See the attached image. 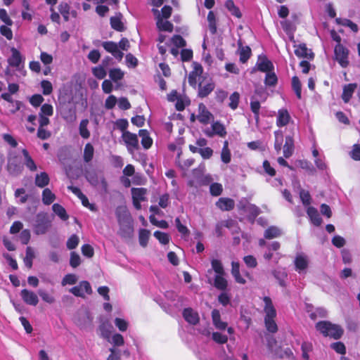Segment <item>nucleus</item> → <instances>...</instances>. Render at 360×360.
Wrapping results in <instances>:
<instances>
[{"label": "nucleus", "instance_id": "de8ad7c7", "mask_svg": "<svg viewBox=\"0 0 360 360\" xmlns=\"http://www.w3.org/2000/svg\"><path fill=\"white\" fill-rule=\"evenodd\" d=\"M89 120L87 119L82 120L80 122L79 131V134L83 139H89L90 136V131L87 129Z\"/></svg>", "mask_w": 360, "mask_h": 360}, {"label": "nucleus", "instance_id": "bf43d9fd", "mask_svg": "<svg viewBox=\"0 0 360 360\" xmlns=\"http://www.w3.org/2000/svg\"><path fill=\"white\" fill-rule=\"evenodd\" d=\"M272 274L276 278V279L278 280L279 284L281 286L285 285V279L287 277V274L285 271L274 270L272 271Z\"/></svg>", "mask_w": 360, "mask_h": 360}, {"label": "nucleus", "instance_id": "f704fd0d", "mask_svg": "<svg viewBox=\"0 0 360 360\" xmlns=\"http://www.w3.org/2000/svg\"><path fill=\"white\" fill-rule=\"evenodd\" d=\"M139 136L141 138V144L146 149H148L153 143L152 139L149 136L148 132L145 129L139 130Z\"/></svg>", "mask_w": 360, "mask_h": 360}, {"label": "nucleus", "instance_id": "49530a36", "mask_svg": "<svg viewBox=\"0 0 360 360\" xmlns=\"http://www.w3.org/2000/svg\"><path fill=\"white\" fill-rule=\"evenodd\" d=\"M53 211L56 214H57L62 220H67L68 219V215L65 210V208L59 204H53L52 206Z\"/></svg>", "mask_w": 360, "mask_h": 360}, {"label": "nucleus", "instance_id": "8fccbe9b", "mask_svg": "<svg viewBox=\"0 0 360 360\" xmlns=\"http://www.w3.org/2000/svg\"><path fill=\"white\" fill-rule=\"evenodd\" d=\"M336 22L345 27H349L354 32H358V26L349 19L346 18H336Z\"/></svg>", "mask_w": 360, "mask_h": 360}, {"label": "nucleus", "instance_id": "37998d69", "mask_svg": "<svg viewBox=\"0 0 360 360\" xmlns=\"http://www.w3.org/2000/svg\"><path fill=\"white\" fill-rule=\"evenodd\" d=\"M56 200V195L49 188H45L42 192V202L49 205Z\"/></svg>", "mask_w": 360, "mask_h": 360}, {"label": "nucleus", "instance_id": "72a5a7b5", "mask_svg": "<svg viewBox=\"0 0 360 360\" xmlns=\"http://www.w3.org/2000/svg\"><path fill=\"white\" fill-rule=\"evenodd\" d=\"M231 274L234 277L236 281L240 284H245V280L242 278V276L240 274V265L238 262H232L231 263Z\"/></svg>", "mask_w": 360, "mask_h": 360}, {"label": "nucleus", "instance_id": "c756f323", "mask_svg": "<svg viewBox=\"0 0 360 360\" xmlns=\"http://www.w3.org/2000/svg\"><path fill=\"white\" fill-rule=\"evenodd\" d=\"M294 150L293 139L291 136H288L285 137V142L283 146V155L285 158H290Z\"/></svg>", "mask_w": 360, "mask_h": 360}, {"label": "nucleus", "instance_id": "4468645a", "mask_svg": "<svg viewBox=\"0 0 360 360\" xmlns=\"http://www.w3.org/2000/svg\"><path fill=\"white\" fill-rule=\"evenodd\" d=\"M103 47L108 52L112 53L115 58L121 60L123 58L124 53L118 49V45L113 41H104L102 44Z\"/></svg>", "mask_w": 360, "mask_h": 360}, {"label": "nucleus", "instance_id": "09e8293b", "mask_svg": "<svg viewBox=\"0 0 360 360\" xmlns=\"http://www.w3.org/2000/svg\"><path fill=\"white\" fill-rule=\"evenodd\" d=\"M124 72L120 68H113L109 71L110 78L115 82L123 79Z\"/></svg>", "mask_w": 360, "mask_h": 360}, {"label": "nucleus", "instance_id": "13d9d810", "mask_svg": "<svg viewBox=\"0 0 360 360\" xmlns=\"http://www.w3.org/2000/svg\"><path fill=\"white\" fill-rule=\"evenodd\" d=\"M93 75L98 79H102L106 76V70L103 66L99 65L92 69Z\"/></svg>", "mask_w": 360, "mask_h": 360}, {"label": "nucleus", "instance_id": "774afa93", "mask_svg": "<svg viewBox=\"0 0 360 360\" xmlns=\"http://www.w3.org/2000/svg\"><path fill=\"white\" fill-rule=\"evenodd\" d=\"M277 82V77L274 72L271 71L266 72L265 84L268 86H274Z\"/></svg>", "mask_w": 360, "mask_h": 360}, {"label": "nucleus", "instance_id": "4c0bfd02", "mask_svg": "<svg viewBox=\"0 0 360 360\" xmlns=\"http://www.w3.org/2000/svg\"><path fill=\"white\" fill-rule=\"evenodd\" d=\"M22 155L24 156V162L26 167L30 170V171H36L37 170V165L34 163L33 159L30 155L28 151L26 149H23L22 150Z\"/></svg>", "mask_w": 360, "mask_h": 360}, {"label": "nucleus", "instance_id": "f03ea898", "mask_svg": "<svg viewBox=\"0 0 360 360\" xmlns=\"http://www.w3.org/2000/svg\"><path fill=\"white\" fill-rule=\"evenodd\" d=\"M316 328L324 336H329L335 340L340 338L343 334V329L339 325L326 321L318 322Z\"/></svg>", "mask_w": 360, "mask_h": 360}, {"label": "nucleus", "instance_id": "c03bdc74", "mask_svg": "<svg viewBox=\"0 0 360 360\" xmlns=\"http://www.w3.org/2000/svg\"><path fill=\"white\" fill-rule=\"evenodd\" d=\"M34 251L31 247L26 248V254L24 258V263L27 267L31 269L32 266V260L34 258Z\"/></svg>", "mask_w": 360, "mask_h": 360}, {"label": "nucleus", "instance_id": "0eeeda50", "mask_svg": "<svg viewBox=\"0 0 360 360\" xmlns=\"http://www.w3.org/2000/svg\"><path fill=\"white\" fill-rule=\"evenodd\" d=\"M127 149L132 153L134 150L139 148V140L136 134L124 131L122 136Z\"/></svg>", "mask_w": 360, "mask_h": 360}, {"label": "nucleus", "instance_id": "6e6552de", "mask_svg": "<svg viewBox=\"0 0 360 360\" xmlns=\"http://www.w3.org/2000/svg\"><path fill=\"white\" fill-rule=\"evenodd\" d=\"M197 120L202 124H207L214 119L213 115L207 110V107L203 103H200L198 105V113L197 115Z\"/></svg>", "mask_w": 360, "mask_h": 360}, {"label": "nucleus", "instance_id": "bb28decb", "mask_svg": "<svg viewBox=\"0 0 360 360\" xmlns=\"http://www.w3.org/2000/svg\"><path fill=\"white\" fill-rule=\"evenodd\" d=\"M357 87L356 84H349L343 87L342 98L345 103H348L352 98L355 89Z\"/></svg>", "mask_w": 360, "mask_h": 360}, {"label": "nucleus", "instance_id": "ddd939ff", "mask_svg": "<svg viewBox=\"0 0 360 360\" xmlns=\"http://www.w3.org/2000/svg\"><path fill=\"white\" fill-rule=\"evenodd\" d=\"M153 12L155 15H157L156 25L158 30L160 31H167L172 32L173 30V25L167 20H163L158 9H153Z\"/></svg>", "mask_w": 360, "mask_h": 360}, {"label": "nucleus", "instance_id": "79ce46f5", "mask_svg": "<svg viewBox=\"0 0 360 360\" xmlns=\"http://www.w3.org/2000/svg\"><path fill=\"white\" fill-rule=\"evenodd\" d=\"M239 55H240V61L243 63H245L250 58L251 55V49L249 46H243L240 44H239Z\"/></svg>", "mask_w": 360, "mask_h": 360}, {"label": "nucleus", "instance_id": "e2e57ef3", "mask_svg": "<svg viewBox=\"0 0 360 360\" xmlns=\"http://www.w3.org/2000/svg\"><path fill=\"white\" fill-rule=\"evenodd\" d=\"M212 340L218 344H225L228 341V337L218 332L212 334Z\"/></svg>", "mask_w": 360, "mask_h": 360}, {"label": "nucleus", "instance_id": "0e129e2a", "mask_svg": "<svg viewBox=\"0 0 360 360\" xmlns=\"http://www.w3.org/2000/svg\"><path fill=\"white\" fill-rule=\"evenodd\" d=\"M79 239L77 235H75V234L72 235L68 238V240L67 241V243H66L67 248L69 250H73V249L76 248V247L79 244Z\"/></svg>", "mask_w": 360, "mask_h": 360}, {"label": "nucleus", "instance_id": "39448f33", "mask_svg": "<svg viewBox=\"0 0 360 360\" xmlns=\"http://www.w3.org/2000/svg\"><path fill=\"white\" fill-rule=\"evenodd\" d=\"M348 50L340 44H338L335 47V60L342 68H346L349 65Z\"/></svg>", "mask_w": 360, "mask_h": 360}, {"label": "nucleus", "instance_id": "ea45409f", "mask_svg": "<svg viewBox=\"0 0 360 360\" xmlns=\"http://www.w3.org/2000/svg\"><path fill=\"white\" fill-rule=\"evenodd\" d=\"M281 231L276 226H270L265 230L264 236L266 239H273L281 235Z\"/></svg>", "mask_w": 360, "mask_h": 360}, {"label": "nucleus", "instance_id": "864d4df0", "mask_svg": "<svg viewBox=\"0 0 360 360\" xmlns=\"http://www.w3.org/2000/svg\"><path fill=\"white\" fill-rule=\"evenodd\" d=\"M212 269L214 271L216 275L226 274L221 262L218 259H212L211 262Z\"/></svg>", "mask_w": 360, "mask_h": 360}, {"label": "nucleus", "instance_id": "a878e982", "mask_svg": "<svg viewBox=\"0 0 360 360\" xmlns=\"http://www.w3.org/2000/svg\"><path fill=\"white\" fill-rule=\"evenodd\" d=\"M257 66L258 68V70H259L262 72H268L271 71L273 68L272 63L264 56L259 57V60L257 63Z\"/></svg>", "mask_w": 360, "mask_h": 360}, {"label": "nucleus", "instance_id": "a18cd8bd", "mask_svg": "<svg viewBox=\"0 0 360 360\" xmlns=\"http://www.w3.org/2000/svg\"><path fill=\"white\" fill-rule=\"evenodd\" d=\"M208 27L210 32L214 34L217 32L216 16L213 11H210L207 15Z\"/></svg>", "mask_w": 360, "mask_h": 360}, {"label": "nucleus", "instance_id": "f8f14e48", "mask_svg": "<svg viewBox=\"0 0 360 360\" xmlns=\"http://www.w3.org/2000/svg\"><path fill=\"white\" fill-rule=\"evenodd\" d=\"M115 214L119 224L132 221L131 214L124 205L118 206L116 208Z\"/></svg>", "mask_w": 360, "mask_h": 360}, {"label": "nucleus", "instance_id": "338daca9", "mask_svg": "<svg viewBox=\"0 0 360 360\" xmlns=\"http://www.w3.org/2000/svg\"><path fill=\"white\" fill-rule=\"evenodd\" d=\"M154 236L162 243L167 244L169 241V236L168 234L157 231L154 233Z\"/></svg>", "mask_w": 360, "mask_h": 360}, {"label": "nucleus", "instance_id": "7ed1b4c3", "mask_svg": "<svg viewBox=\"0 0 360 360\" xmlns=\"http://www.w3.org/2000/svg\"><path fill=\"white\" fill-rule=\"evenodd\" d=\"M85 178L93 186L100 189L102 192L108 193V183L103 175L95 171H86Z\"/></svg>", "mask_w": 360, "mask_h": 360}, {"label": "nucleus", "instance_id": "6ab92c4d", "mask_svg": "<svg viewBox=\"0 0 360 360\" xmlns=\"http://www.w3.org/2000/svg\"><path fill=\"white\" fill-rule=\"evenodd\" d=\"M225 274L216 275L213 282L209 280V283L213 285L217 289L225 291L228 286V281L224 278Z\"/></svg>", "mask_w": 360, "mask_h": 360}, {"label": "nucleus", "instance_id": "9d476101", "mask_svg": "<svg viewBox=\"0 0 360 360\" xmlns=\"http://www.w3.org/2000/svg\"><path fill=\"white\" fill-rule=\"evenodd\" d=\"M203 69L200 65L195 64L193 70L189 73L188 81L191 86L195 87L197 82H200L203 77Z\"/></svg>", "mask_w": 360, "mask_h": 360}, {"label": "nucleus", "instance_id": "5701e85b", "mask_svg": "<svg viewBox=\"0 0 360 360\" xmlns=\"http://www.w3.org/2000/svg\"><path fill=\"white\" fill-rule=\"evenodd\" d=\"M290 120L289 112L286 109H281L278 112L276 124L278 127H283L288 124Z\"/></svg>", "mask_w": 360, "mask_h": 360}, {"label": "nucleus", "instance_id": "c85d7f7f", "mask_svg": "<svg viewBox=\"0 0 360 360\" xmlns=\"http://www.w3.org/2000/svg\"><path fill=\"white\" fill-rule=\"evenodd\" d=\"M119 225L120 226L119 231L120 236L124 238H131L133 233V227L131 225V222L123 223Z\"/></svg>", "mask_w": 360, "mask_h": 360}, {"label": "nucleus", "instance_id": "cd10ccee", "mask_svg": "<svg viewBox=\"0 0 360 360\" xmlns=\"http://www.w3.org/2000/svg\"><path fill=\"white\" fill-rule=\"evenodd\" d=\"M132 200L146 201L147 189L145 188H132L131 190Z\"/></svg>", "mask_w": 360, "mask_h": 360}, {"label": "nucleus", "instance_id": "2eb2a0df", "mask_svg": "<svg viewBox=\"0 0 360 360\" xmlns=\"http://www.w3.org/2000/svg\"><path fill=\"white\" fill-rule=\"evenodd\" d=\"M20 295L23 301L27 304L36 306L39 302L37 295L32 291L23 289L20 292Z\"/></svg>", "mask_w": 360, "mask_h": 360}, {"label": "nucleus", "instance_id": "5fc2aeb1", "mask_svg": "<svg viewBox=\"0 0 360 360\" xmlns=\"http://www.w3.org/2000/svg\"><path fill=\"white\" fill-rule=\"evenodd\" d=\"M275 134V143H274V148L276 150L277 153H279L282 144H283V133L281 131H276L274 133Z\"/></svg>", "mask_w": 360, "mask_h": 360}, {"label": "nucleus", "instance_id": "b1692460", "mask_svg": "<svg viewBox=\"0 0 360 360\" xmlns=\"http://www.w3.org/2000/svg\"><path fill=\"white\" fill-rule=\"evenodd\" d=\"M295 53L300 58L311 59L314 57V53L307 48L304 44L297 46L295 50Z\"/></svg>", "mask_w": 360, "mask_h": 360}, {"label": "nucleus", "instance_id": "4be33fe9", "mask_svg": "<svg viewBox=\"0 0 360 360\" xmlns=\"http://www.w3.org/2000/svg\"><path fill=\"white\" fill-rule=\"evenodd\" d=\"M7 168L9 174L13 176L20 174L22 169V166L17 162L15 158L8 160Z\"/></svg>", "mask_w": 360, "mask_h": 360}, {"label": "nucleus", "instance_id": "aec40b11", "mask_svg": "<svg viewBox=\"0 0 360 360\" xmlns=\"http://www.w3.org/2000/svg\"><path fill=\"white\" fill-rule=\"evenodd\" d=\"M263 301L264 302V311L265 313V317H276V311L271 299L269 297H264Z\"/></svg>", "mask_w": 360, "mask_h": 360}, {"label": "nucleus", "instance_id": "423d86ee", "mask_svg": "<svg viewBox=\"0 0 360 360\" xmlns=\"http://www.w3.org/2000/svg\"><path fill=\"white\" fill-rule=\"evenodd\" d=\"M70 292L77 297H84L85 293L87 295L92 293V289L88 281H81L78 285L72 288Z\"/></svg>", "mask_w": 360, "mask_h": 360}, {"label": "nucleus", "instance_id": "e433bc0d", "mask_svg": "<svg viewBox=\"0 0 360 360\" xmlns=\"http://www.w3.org/2000/svg\"><path fill=\"white\" fill-rule=\"evenodd\" d=\"M261 102L262 101H259L258 98H257L256 96H251L250 108H251L252 112L254 113L255 118L256 121H258V120H259Z\"/></svg>", "mask_w": 360, "mask_h": 360}, {"label": "nucleus", "instance_id": "c9c22d12", "mask_svg": "<svg viewBox=\"0 0 360 360\" xmlns=\"http://www.w3.org/2000/svg\"><path fill=\"white\" fill-rule=\"evenodd\" d=\"M122 14L120 13L117 15L110 18L111 27L119 32L124 30L123 23L121 21Z\"/></svg>", "mask_w": 360, "mask_h": 360}, {"label": "nucleus", "instance_id": "69168bd1", "mask_svg": "<svg viewBox=\"0 0 360 360\" xmlns=\"http://www.w3.org/2000/svg\"><path fill=\"white\" fill-rule=\"evenodd\" d=\"M210 193L214 196H218L221 194L223 188L222 185L219 183H213L210 187Z\"/></svg>", "mask_w": 360, "mask_h": 360}, {"label": "nucleus", "instance_id": "dca6fc26", "mask_svg": "<svg viewBox=\"0 0 360 360\" xmlns=\"http://www.w3.org/2000/svg\"><path fill=\"white\" fill-rule=\"evenodd\" d=\"M184 319L192 325H196L200 321V317L197 311L191 308H186L183 311Z\"/></svg>", "mask_w": 360, "mask_h": 360}, {"label": "nucleus", "instance_id": "58836bf2", "mask_svg": "<svg viewBox=\"0 0 360 360\" xmlns=\"http://www.w3.org/2000/svg\"><path fill=\"white\" fill-rule=\"evenodd\" d=\"M94 148L90 143H88L85 145L83 153L84 161L86 163L91 162L94 158Z\"/></svg>", "mask_w": 360, "mask_h": 360}, {"label": "nucleus", "instance_id": "1a4fd4ad", "mask_svg": "<svg viewBox=\"0 0 360 360\" xmlns=\"http://www.w3.org/2000/svg\"><path fill=\"white\" fill-rule=\"evenodd\" d=\"M11 51L12 55L8 59V63L10 66L15 68L18 70H20L21 68L23 67V58L20 53L15 48H12Z\"/></svg>", "mask_w": 360, "mask_h": 360}, {"label": "nucleus", "instance_id": "9b49d317", "mask_svg": "<svg viewBox=\"0 0 360 360\" xmlns=\"http://www.w3.org/2000/svg\"><path fill=\"white\" fill-rule=\"evenodd\" d=\"M204 133L209 137H213L214 135H218L220 137H224L226 134L224 125L218 122H214L211 126V129L208 128L205 129Z\"/></svg>", "mask_w": 360, "mask_h": 360}, {"label": "nucleus", "instance_id": "052dcab7", "mask_svg": "<svg viewBox=\"0 0 360 360\" xmlns=\"http://www.w3.org/2000/svg\"><path fill=\"white\" fill-rule=\"evenodd\" d=\"M297 163L301 168L305 169L309 174H314L315 169L309 162L307 160H299Z\"/></svg>", "mask_w": 360, "mask_h": 360}, {"label": "nucleus", "instance_id": "6e6d98bb", "mask_svg": "<svg viewBox=\"0 0 360 360\" xmlns=\"http://www.w3.org/2000/svg\"><path fill=\"white\" fill-rule=\"evenodd\" d=\"M292 86L293 90L295 92V94L297 98L301 99V83L299 78L296 76L293 77L292 79Z\"/></svg>", "mask_w": 360, "mask_h": 360}, {"label": "nucleus", "instance_id": "603ef678", "mask_svg": "<svg viewBox=\"0 0 360 360\" xmlns=\"http://www.w3.org/2000/svg\"><path fill=\"white\" fill-rule=\"evenodd\" d=\"M150 236V231L146 229H141L139 234V243L142 247H146Z\"/></svg>", "mask_w": 360, "mask_h": 360}, {"label": "nucleus", "instance_id": "4d7b16f0", "mask_svg": "<svg viewBox=\"0 0 360 360\" xmlns=\"http://www.w3.org/2000/svg\"><path fill=\"white\" fill-rule=\"evenodd\" d=\"M240 100V94L238 92H233L230 96H229V106L232 110H236L238 106V103Z\"/></svg>", "mask_w": 360, "mask_h": 360}, {"label": "nucleus", "instance_id": "a211bd4d", "mask_svg": "<svg viewBox=\"0 0 360 360\" xmlns=\"http://www.w3.org/2000/svg\"><path fill=\"white\" fill-rule=\"evenodd\" d=\"M60 114L63 118L70 123L74 122L77 119L75 110L68 106L63 107Z\"/></svg>", "mask_w": 360, "mask_h": 360}, {"label": "nucleus", "instance_id": "680f3d73", "mask_svg": "<svg viewBox=\"0 0 360 360\" xmlns=\"http://www.w3.org/2000/svg\"><path fill=\"white\" fill-rule=\"evenodd\" d=\"M59 11L64 18L65 21L69 20V14H70V6L65 2H62L59 5Z\"/></svg>", "mask_w": 360, "mask_h": 360}, {"label": "nucleus", "instance_id": "7c9ffc66", "mask_svg": "<svg viewBox=\"0 0 360 360\" xmlns=\"http://www.w3.org/2000/svg\"><path fill=\"white\" fill-rule=\"evenodd\" d=\"M1 98L8 101L9 103L15 105V108H12L10 110L11 113L14 114L20 110L22 105L21 102L18 101H14L12 98L11 94L4 93L1 95Z\"/></svg>", "mask_w": 360, "mask_h": 360}, {"label": "nucleus", "instance_id": "a19ab883", "mask_svg": "<svg viewBox=\"0 0 360 360\" xmlns=\"http://www.w3.org/2000/svg\"><path fill=\"white\" fill-rule=\"evenodd\" d=\"M225 6L233 15L238 18H240L242 17V13L240 11L239 8L235 5L232 0H227L225 3Z\"/></svg>", "mask_w": 360, "mask_h": 360}, {"label": "nucleus", "instance_id": "2f4dec72", "mask_svg": "<svg viewBox=\"0 0 360 360\" xmlns=\"http://www.w3.org/2000/svg\"><path fill=\"white\" fill-rule=\"evenodd\" d=\"M49 176L46 172H41L35 176V184L39 188H44L49 184Z\"/></svg>", "mask_w": 360, "mask_h": 360}, {"label": "nucleus", "instance_id": "20e7f679", "mask_svg": "<svg viewBox=\"0 0 360 360\" xmlns=\"http://www.w3.org/2000/svg\"><path fill=\"white\" fill-rule=\"evenodd\" d=\"M214 87L215 84L212 79L203 76L198 84V96L200 98L207 96L214 90Z\"/></svg>", "mask_w": 360, "mask_h": 360}, {"label": "nucleus", "instance_id": "3c124183", "mask_svg": "<svg viewBox=\"0 0 360 360\" xmlns=\"http://www.w3.org/2000/svg\"><path fill=\"white\" fill-rule=\"evenodd\" d=\"M276 317H264L265 326L270 333H276L278 330L277 325L275 322Z\"/></svg>", "mask_w": 360, "mask_h": 360}, {"label": "nucleus", "instance_id": "393cba45", "mask_svg": "<svg viewBox=\"0 0 360 360\" xmlns=\"http://www.w3.org/2000/svg\"><path fill=\"white\" fill-rule=\"evenodd\" d=\"M308 259L307 256L303 255H297L295 259V265L296 270L298 271L300 273L308 267Z\"/></svg>", "mask_w": 360, "mask_h": 360}, {"label": "nucleus", "instance_id": "412c9836", "mask_svg": "<svg viewBox=\"0 0 360 360\" xmlns=\"http://www.w3.org/2000/svg\"><path fill=\"white\" fill-rule=\"evenodd\" d=\"M212 323L215 328L219 330H225L227 327V323L221 320L220 312L218 309H213L212 311Z\"/></svg>", "mask_w": 360, "mask_h": 360}, {"label": "nucleus", "instance_id": "473e14b6", "mask_svg": "<svg viewBox=\"0 0 360 360\" xmlns=\"http://www.w3.org/2000/svg\"><path fill=\"white\" fill-rule=\"evenodd\" d=\"M307 214L309 215L311 222L315 225V226H319L321 225V222H322V219L320 217L319 213H318V211L316 209H315L314 207H309L307 208Z\"/></svg>", "mask_w": 360, "mask_h": 360}, {"label": "nucleus", "instance_id": "f3484780", "mask_svg": "<svg viewBox=\"0 0 360 360\" xmlns=\"http://www.w3.org/2000/svg\"><path fill=\"white\" fill-rule=\"evenodd\" d=\"M216 206L222 211H230L234 208L235 202L229 198H220L216 202Z\"/></svg>", "mask_w": 360, "mask_h": 360}, {"label": "nucleus", "instance_id": "f257e3e1", "mask_svg": "<svg viewBox=\"0 0 360 360\" xmlns=\"http://www.w3.org/2000/svg\"><path fill=\"white\" fill-rule=\"evenodd\" d=\"M53 217L48 213H38L32 222L33 231L36 235L46 234L51 227Z\"/></svg>", "mask_w": 360, "mask_h": 360}]
</instances>
